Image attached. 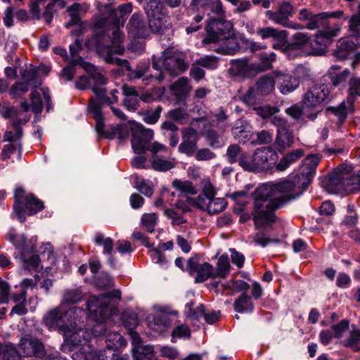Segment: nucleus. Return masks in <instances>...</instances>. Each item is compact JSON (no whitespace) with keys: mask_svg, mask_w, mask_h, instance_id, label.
<instances>
[{"mask_svg":"<svg viewBox=\"0 0 360 360\" xmlns=\"http://www.w3.org/2000/svg\"><path fill=\"white\" fill-rule=\"evenodd\" d=\"M344 15L342 11L321 12L314 13L310 9L302 8L299 11L297 18L306 21L304 27L308 30H319L314 38L307 33L297 32L292 35L293 41H287L286 52L306 51L309 55L323 56L328 47L340 31L339 24L333 22L331 19H340Z\"/></svg>","mask_w":360,"mask_h":360,"instance_id":"nucleus-1","label":"nucleus"},{"mask_svg":"<svg viewBox=\"0 0 360 360\" xmlns=\"http://www.w3.org/2000/svg\"><path fill=\"white\" fill-rule=\"evenodd\" d=\"M296 193L295 184L289 176L281 181L272 183L270 188L266 185L257 187L252 193L254 207L252 212L255 228L259 229L271 226L277 217L275 212L285 204L293 200L286 198Z\"/></svg>","mask_w":360,"mask_h":360,"instance_id":"nucleus-2","label":"nucleus"},{"mask_svg":"<svg viewBox=\"0 0 360 360\" xmlns=\"http://www.w3.org/2000/svg\"><path fill=\"white\" fill-rule=\"evenodd\" d=\"M120 300L121 291L114 289L86 302L88 317L94 322L91 333L97 338L98 341H104L105 336L110 333L107 328L105 321L117 314L119 312L117 304Z\"/></svg>","mask_w":360,"mask_h":360,"instance_id":"nucleus-3","label":"nucleus"},{"mask_svg":"<svg viewBox=\"0 0 360 360\" xmlns=\"http://www.w3.org/2000/svg\"><path fill=\"white\" fill-rule=\"evenodd\" d=\"M43 322L50 330H57L63 333L64 342L61 349L64 352H72L81 345L82 341L78 338V334L74 332L77 324L75 312L71 309H53L44 315Z\"/></svg>","mask_w":360,"mask_h":360,"instance_id":"nucleus-4","label":"nucleus"},{"mask_svg":"<svg viewBox=\"0 0 360 360\" xmlns=\"http://www.w3.org/2000/svg\"><path fill=\"white\" fill-rule=\"evenodd\" d=\"M255 60L245 56L230 60L229 74L242 80L252 79L258 75L273 69L277 56L273 51H261L255 55Z\"/></svg>","mask_w":360,"mask_h":360,"instance_id":"nucleus-5","label":"nucleus"},{"mask_svg":"<svg viewBox=\"0 0 360 360\" xmlns=\"http://www.w3.org/2000/svg\"><path fill=\"white\" fill-rule=\"evenodd\" d=\"M104 342L106 346L98 353H74L73 360H130L128 354H120V349L127 345V340L121 334L117 332H110L105 336Z\"/></svg>","mask_w":360,"mask_h":360,"instance_id":"nucleus-6","label":"nucleus"},{"mask_svg":"<svg viewBox=\"0 0 360 360\" xmlns=\"http://www.w3.org/2000/svg\"><path fill=\"white\" fill-rule=\"evenodd\" d=\"M278 158V154L272 147H262L257 148L252 155L248 153L240 155L238 165L245 172L257 173L272 169Z\"/></svg>","mask_w":360,"mask_h":360,"instance_id":"nucleus-7","label":"nucleus"},{"mask_svg":"<svg viewBox=\"0 0 360 360\" xmlns=\"http://www.w3.org/2000/svg\"><path fill=\"white\" fill-rule=\"evenodd\" d=\"M44 208L42 200L34 193L25 194L22 187H18L14 191L13 210L20 223L26 221V216H33Z\"/></svg>","mask_w":360,"mask_h":360,"instance_id":"nucleus-8","label":"nucleus"},{"mask_svg":"<svg viewBox=\"0 0 360 360\" xmlns=\"http://www.w3.org/2000/svg\"><path fill=\"white\" fill-rule=\"evenodd\" d=\"M89 113L93 115L94 119L96 120V131L99 136L113 140L117 138L119 143L125 142L129 136V128L124 124H110L109 130L106 131L105 128V119L103 115V110L98 106L91 105V111Z\"/></svg>","mask_w":360,"mask_h":360,"instance_id":"nucleus-9","label":"nucleus"},{"mask_svg":"<svg viewBox=\"0 0 360 360\" xmlns=\"http://www.w3.org/2000/svg\"><path fill=\"white\" fill-rule=\"evenodd\" d=\"M329 94L330 90L328 84H322L321 85H314L304 95L302 98L303 109H312L314 110V112L307 115L306 117L309 120L314 121L317 118L318 115L323 111V103Z\"/></svg>","mask_w":360,"mask_h":360,"instance_id":"nucleus-10","label":"nucleus"},{"mask_svg":"<svg viewBox=\"0 0 360 360\" xmlns=\"http://www.w3.org/2000/svg\"><path fill=\"white\" fill-rule=\"evenodd\" d=\"M86 43L99 56L104 58L106 63L114 64L113 45L115 40L108 30L94 31L91 37L88 39Z\"/></svg>","mask_w":360,"mask_h":360,"instance_id":"nucleus-11","label":"nucleus"},{"mask_svg":"<svg viewBox=\"0 0 360 360\" xmlns=\"http://www.w3.org/2000/svg\"><path fill=\"white\" fill-rule=\"evenodd\" d=\"M129 123L131 124L129 133H131V143L133 151L137 155L145 154L153 139V131L146 129L143 125L134 120L130 121Z\"/></svg>","mask_w":360,"mask_h":360,"instance_id":"nucleus-12","label":"nucleus"},{"mask_svg":"<svg viewBox=\"0 0 360 360\" xmlns=\"http://www.w3.org/2000/svg\"><path fill=\"white\" fill-rule=\"evenodd\" d=\"M232 30V25L225 19V17L210 18L205 27L207 35L202 39V43L205 44L218 43L221 39L231 34Z\"/></svg>","mask_w":360,"mask_h":360,"instance_id":"nucleus-13","label":"nucleus"},{"mask_svg":"<svg viewBox=\"0 0 360 360\" xmlns=\"http://www.w3.org/2000/svg\"><path fill=\"white\" fill-rule=\"evenodd\" d=\"M200 254L194 253L187 260V272L190 276L195 277V283H201L207 281L208 278H214V267L209 262L200 264Z\"/></svg>","mask_w":360,"mask_h":360,"instance_id":"nucleus-14","label":"nucleus"},{"mask_svg":"<svg viewBox=\"0 0 360 360\" xmlns=\"http://www.w3.org/2000/svg\"><path fill=\"white\" fill-rule=\"evenodd\" d=\"M143 8L151 31L154 33L160 32L164 24L163 18L167 15L162 2L160 0H149Z\"/></svg>","mask_w":360,"mask_h":360,"instance_id":"nucleus-15","label":"nucleus"},{"mask_svg":"<svg viewBox=\"0 0 360 360\" xmlns=\"http://www.w3.org/2000/svg\"><path fill=\"white\" fill-rule=\"evenodd\" d=\"M164 70L170 76L176 77L184 72L188 68V64L181 55L171 49L163 51Z\"/></svg>","mask_w":360,"mask_h":360,"instance_id":"nucleus-16","label":"nucleus"},{"mask_svg":"<svg viewBox=\"0 0 360 360\" xmlns=\"http://www.w3.org/2000/svg\"><path fill=\"white\" fill-rule=\"evenodd\" d=\"M349 37L340 39L337 43L334 56L340 60H345L352 58L353 51L360 46V39L354 36V32H351Z\"/></svg>","mask_w":360,"mask_h":360,"instance_id":"nucleus-17","label":"nucleus"},{"mask_svg":"<svg viewBox=\"0 0 360 360\" xmlns=\"http://www.w3.org/2000/svg\"><path fill=\"white\" fill-rule=\"evenodd\" d=\"M8 239L15 247L18 251H22V254L25 255L26 252H37V240L36 236H32L29 240L24 234H17L14 232H10L8 234Z\"/></svg>","mask_w":360,"mask_h":360,"instance_id":"nucleus-18","label":"nucleus"},{"mask_svg":"<svg viewBox=\"0 0 360 360\" xmlns=\"http://www.w3.org/2000/svg\"><path fill=\"white\" fill-rule=\"evenodd\" d=\"M289 177L291 179L292 184H295L296 193L287 197V200H296L299 198L307 191L314 179L313 176H309V174L304 171L295 174H290Z\"/></svg>","mask_w":360,"mask_h":360,"instance_id":"nucleus-19","label":"nucleus"},{"mask_svg":"<svg viewBox=\"0 0 360 360\" xmlns=\"http://www.w3.org/2000/svg\"><path fill=\"white\" fill-rule=\"evenodd\" d=\"M343 181L342 174L337 168L321 179V185L328 192L335 193L340 190L344 184Z\"/></svg>","mask_w":360,"mask_h":360,"instance_id":"nucleus-20","label":"nucleus"},{"mask_svg":"<svg viewBox=\"0 0 360 360\" xmlns=\"http://www.w3.org/2000/svg\"><path fill=\"white\" fill-rule=\"evenodd\" d=\"M351 75V71L348 68L340 70V68L336 65H333L327 73L330 80L331 86L339 87L340 89L347 86V82H349V78L352 77Z\"/></svg>","mask_w":360,"mask_h":360,"instance_id":"nucleus-21","label":"nucleus"},{"mask_svg":"<svg viewBox=\"0 0 360 360\" xmlns=\"http://www.w3.org/2000/svg\"><path fill=\"white\" fill-rule=\"evenodd\" d=\"M231 133L235 139L245 143L252 135V127L246 120L238 119L234 122Z\"/></svg>","mask_w":360,"mask_h":360,"instance_id":"nucleus-22","label":"nucleus"},{"mask_svg":"<svg viewBox=\"0 0 360 360\" xmlns=\"http://www.w3.org/2000/svg\"><path fill=\"white\" fill-rule=\"evenodd\" d=\"M281 83V91L283 94H288L296 89L300 83V80L295 75L281 73L278 71L274 72Z\"/></svg>","mask_w":360,"mask_h":360,"instance_id":"nucleus-23","label":"nucleus"},{"mask_svg":"<svg viewBox=\"0 0 360 360\" xmlns=\"http://www.w3.org/2000/svg\"><path fill=\"white\" fill-rule=\"evenodd\" d=\"M129 32L136 38H144L146 36L147 28L143 20L142 14L134 13L129 22Z\"/></svg>","mask_w":360,"mask_h":360,"instance_id":"nucleus-24","label":"nucleus"},{"mask_svg":"<svg viewBox=\"0 0 360 360\" xmlns=\"http://www.w3.org/2000/svg\"><path fill=\"white\" fill-rule=\"evenodd\" d=\"M294 142V135L290 128H281L277 130L275 145L277 150L282 153L287 148L290 147Z\"/></svg>","mask_w":360,"mask_h":360,"instance_id":"nucleus-25","label":"nucleus"},{"mask_svg":"<svg viewBox=\"0 0 360 360\" xmlns=\"http://www.w3.org/2000/svg\"><path fill=\"white\" fill-rule=\"evenodd\" d=\"M233 34L232 33L221 39L223 43L216 49L217 53L222 55H234L239 52L238 38L232 37Z\"/></svg>","mask_w":360,"mask_h":360,"instance_id":"nucleus-26","label":"nucleus"},{"mask_svg":"<svg viewBox=\"0 0 360 360\" xmlns=\"http://www.w3.org/2000/svg\"><path fill=\"white\" fill-rule=\"evenodd\" d=\"M171 90L179 101H185L190 91L188 79L186 77L179 78L177 81L172 84Z\"/></svg>","mask_w":360,"mask_h":360,"instance_id":"nucleus-27","label":"nucleus"},{"mask_svg":"<svg viewBox=\"0 0 360 360\" xmlns=\"http://www.w3.org/2000/svg\"><path fill=\"white\" fill-rule=\"evenodd\" d=\"M39 68L30 65L29 68L21 69L20 76L23 81L28 83L34 89L39 88L42 84L41 79L38 76Z\"/></svg>","mask_w":360,"mask_h":360,"instance_id":"nucleus-28","label":"nucleus"},{"mask_svg":"<svg viewBox=\"0 0 360 360\" xmlns=\"http://www.w3.org/2000/svg\"><path fill=\"white\" fill-rule=\"evenodd\" d=\"M275 79L269 75H265L259 77L255 84V89L257 94L260 96H266L274 89L275 86Z\"/></svg>","mask_w":360,"mask_h":360,"instance_id":"nucleus-29","label":"nucleus"},{"mask_svg":"<svg viewBox=\"0 0 360 360\" xmlns=\"http://www.w3.org/2000/svg\"><path fill=\"white\" fill-rule=\"evenodd\" d=\"M233 309L238 313L252 314L254 311L255 307L250 296L247 293L243 292L233 303Z\"/></svg>","mask_w":360,"mask_h":360,"instance_id":"nucleus-30","label":"nucleus"},{"mask_svg":"<svg viewBox=\"0 0 360 360\" xmlns=\"http://www.w3.org/2000/svg\"><path fill=\"white\" fill-rule=\"evenodd\" d=\"M133 360H154L155 351L153 346L137 345L131 349Z\"/></svg>","mask_w":360,"mask_h":360,"instance_id":"nucleus-31","label":"nucleus"},{"mask_svg":"<svg viewBox=\"0 0 360 360\" xmlns=\"http://www.w3.org/2000/svg\"><path fill=\"white\" fill-rule=\"evenodd\" d=\"M93 91L96 95V98H91L89 101V103L88 105V110L91 111V105L94 104L96 106H98L102 110L103 105H109L112 106L113 103L112 100L106 95L105 89H98L94 88Z\"/></svg>","mask_w":360,"mask_h":360,"instance_id":"nucleus-32","label":"nucleus"},{"mask_svg":"<svg viewBox=\"0 0 360 360\" xmlns=\"http://www.w3.org/2000/svg\"><path fill=\"white\" fill-rule=\"evenodd\" d=\"M285 31L273 27H259L256 29L255 34L264 41H273L279 39L280 35Z\"/></svg>","mask_w":360,"mask_h":360,"instance_id":"nucleus-33","label":"nucleus"},{"mask_svg":"<svg viewBox=\"0 0 360 360\" xmlns=\"http://www.w3.org/2000/svg\"><path fill=\"white\" fill-rule=\"evenodd\" d=\"M326 115L333 114L338 117V124L341 126L347 120L348 116L347 108L345 101L341 102L338 106H328L325 110Z\"/></svg>","mask_w":360,"mask_h":360,"instance_id":"nucleus-34","label":"nucleus"},{"mask_svg":"<svg viewBox=\"0 0 360 360\" xmlns=\"http://www.w3.org/2000/svg\"><path fill=\"white\" fill-rule=\"evenodd\" d=\"M266 15L268 17L269 20L274 21L276 24L282 25L287 27H292L294 29L304 28V26L300 24L294 23L292 21H289L288 19L284 18V16L282 15L278 11H277L276 12H274L269 10L266 11Z\"/></svg>","mask_w":360,"mask_h":360,"instance_id":"nucleus-35","label":"nucleus"},{"mask_svg":"<svg viewBox=\"0 0 360 360\" xmlns=\"http://www.w3.org/2000/svg\"><path fill=\"white\" fill-rule=\"evenodd\" d=\"M230 269L231 265L228 254H222L218 259L216 271H214V278L217 277L225 278L229 274Z\"/></svg>","mask_w":360,"mask_h":360,"instance_id":"nucleus-36","label":"nucleus"},{"mask_svg":"<svg viewBox=\"0 0 360 360\" xmlns=\"http://www.w3.org/2000/svg\"><path fill=\"white\" fill-rule=\"evenodd\" d=\"M320 162V157L318 154L307 155L302 160V171L314 177L316 167Z\"/></svg>","mask_w":360,"mask_h":360,"instance_id":"nucleus-37","label":"nucleus"},{"mask_svg":"<svg viewBox=\"0 0 360 360\" xmlns=\"http://www.w3.org/2000/svg\"><path fill=\"white\" fill-rule=\"evenodd\" d=\"M347 214L344 217L341 224L347 228H354L359 223V216L356 212V206L353 204L347 205L346 207Z\"/></svg>","mask_w":360,"mask_h":360,"instance_id":"nucleus-38","label":"nucleus"},{"mask_svg":"<svg viewBox=\"0 0 360 360\" xmlns=\"http://www.w3.org/2000/svg\"><path fill=\"white\" fill-rule=\"evenodd\" d=\"M120 320L124 327L129 330L135 329L139 323L136 313L133 311H124L121 314Z\"/></svg>","mask_w":360,"mask_h":360,"instance_id":"nucleus-39","label":"nucleus"},{"mask_svg":"<svg viewBox=\"0 0 360 360\" xmlns=\"http://www.w3.org/2000/svg\"><path fill=\"white\" fill-rule=\"evenodd\" d=\"M100 11L108 18V21L110 24L115 26L120 25V18L117 10L113 8L112 4L109 3L101 5Z\"/></svg>","mask_w":360,"mask_h":360,"instance_id":"nucleus-40","label":"nucleus"},{"mask_svg":"<svg viewBox=\"0 0 360 360\" xmlns=\"http://www.w3.org/2000/svg\"><path fill=\"white\" fill-rule=\"evenodd\" d=\"M171 323V319L167 314H160L153 317V320L150 323V325L153 329L162 332L168 328Z\"/></svg>","mask_w":360,"mask_h":360,"instance_id":"nucleus-41","label":"nucleus"},{"mask_svg":"<svg viewBox=\"0 0 360 360\" xmlns=\"http://www.w3.org/2000/svg\"><path fill=\"white\" fill-rule=\"evenodd\" d=\"M25 342H28L29 346L33 353V355L38 358H43L46 355V351L44 344L38 338H31L29 340L22 339L20 345L22 346Z\"/></svg>","mask_w":360,"mask_h":360,"instance_id":"nucleus-42","label":"nucleus"},{"mask_svg":"<svg viewBox=\"0 0 360 360\" xmlns=\"http://www.w3.org/2000/svg\"><path fill=\"white\" fill-rule=\"evenodd\" d=\"M226 206L227 202L224 198H215L207 205L206 212L209 215H214L223 212Z\"/></svg>","mask_w":360,"mask_h":360,"instance_id":"nucleus-43","label":"nucleus"},{"mask_svg":"<svg viewBox=\"0 0 360 360\" xmlns=\"http://www.w3.org/2000/svg\"><path fill=\"white\" fill-rule=\"evenodd\" d=\"M207 144L212 148L217 149L223 146L221 138L218 131L214 129H208L204 135Z\"/></svg>","mask_w":360,"mask_h":360,"instance_id":"nucleus-44","label":"nucleus"},{"mask_svg":"<svg viewBox=\"0 0 360 360\" xmlns=\"http://www.w3.org/2000/svg\"><path fill=\"white\" fill-rule=\"evenodd\" d=\"M36 252H26L25 255L22 254V251H19L20 258L23 264V266L26 269H36L40 263V257Z\"/></svg>","mask_w":360,"mask_h":360,"instance_id":"nucleus-45","label":"nucleus"},{"mask_svg":"<svg viewBox=\"0 0 360 360\" xmlns=\"http://www.w3.org/2000/svg\"><path fill=\"white\" fill-rule=\"evenodd\" d=\"M195 64L210 70H214L219 66V59L215 56L207 55L197 59Z\"/></svg>","mask_w":360,"mask_h":360,"instance_id":"nucleus-46","label":"nucleus"},{"mask_svg":"<svg viewBox=\"0 0 360 360\" xmlns=\"http://www.w3.org/2000/svg\"><path fill=\"white\" fill-rule=\"evenodd\" d=\"M175 167V164L169 160H164L159 156L153 157L151 167L158 172H167Z\"/></svg>","mask_w":360,"mask_h":360,"instance_id":"nucleus-47","label":"nucleus"},{"mask_svg":"<svg viewBox=\"0 0 360 360\" xmlns=\"http://www.w3.org/2000/svg\"><path fill=\"white\" fill-rule=\"evenodd\" d=\"M133 186L146 197H150L153 193L152 183L148 182L146 179H139L136 177Z\"/></svg>","mask_w":360,"mask_h":360,"instance_id":"nucleus-48","label":"nucleus"},{"mask_svg":"<svg viewBox=\"0 0 360 360\" xmlns=\"http://www.w3.org/2000/svg\"><path fill=\"white\" fill-rule=\"evenodd\" d=\"M360 330H354L350 333L349 337L345 341L343 345L352 349L355 352H360Z\"/></svg>","mask_w":360,"mask_h":360,"instance_id":"nucleus-49","label":"nucleus"},{"mask_svg":"<svg viewBox=\"0 0 360 360\" xmlns=\"http://www.w3.org/2000/svg\"><path fill=\"white\" fill-rule=\"evenodd\" d=\"M172 186L176 190L180 191L181 193L191 195H195L197 193V191L193 186V183L188 180L183 181L176 179L172 182Z\"/></svg>","mask_w":360,"mask_h":360,"instance_id":"nucleus-50","label":"nucleus"},{"mask_svg":"<svg viewBox=\"0 0 360 360\" xmlns=\"http://www.w3.org/2000/svg\"><path fill=\"white\" fill-rule=\"evenodd\" d=\"M94 283L99 288H109L113 285V280L110 274L102 271L94 276Z\"/></svg>","mask_w":360,"mask_h":360,"instance_id":"nucleus-51","label":"nucleus"},{"mask_svg":"<svg viewBox=\"0 0 360 360\" xmlns=\"http://www.w3.org/2000/svg\"><path fill=\"white\" fill-rule=\"evenodd\" d=\"M94 243L96 245H103V253L110 255L113 249V240L108 237L104 238L101 233H98L94 238Z\"/></svg>","mask_w":360,"mask_h":360,"instance_id":"nucleus-52","label":"nucleus"},{"mask_svg":"<svg viewBox=\"0 0 360 360\" xmlns=\"http://www.w3.org/2000/svg\"><path fill=\"white\" fill-rule=\"evenodd\" d=\"M164 59L165 56H163V51L162 52V56L160 57H157L154 55L152 56V67L154 70L158 71V75H155L154 77L158 82H162L165 78L162 71L164 68Z\"/></svg>","mask_w":360,"mask_h":360,"instance_id":"nucleus-53","label":"nucleus"},{"mask_svg":"<svg viewBox=\"0 0 360 360\" xmlns=\"http://www.w3.org/2000/svg\"><path fill=\"white\" fill-rule=\"evenodd\" d=\"M198 139L193 141H183L179 146L178 150L181 153L186 154L187 156H192L197 149V143Z\"/></svg>","mask_w":360,"mask_h":360,"instance_id":"nucleus-54","label":"nucleus"},{"mask_svg":"<svg viewBox=\"0 0 360 360\" xmlns=\"http://www.w3.org/2000/svg\"><path fill=\"white\" fill-rule=\"evenodd\" d=\"M191 336V331L188 326L180 325L175 327L172 332V342H175L176 338H188Z\"/></svg>","mask_w":360,"mask_h":360,"instance_id":"nucleus-55","label":"nucleus"},{"mask_svg":"<svg viewBox=\"0 0 360 360\" xmlns=\"http://www.w3.org/2000/svg\"><path fill=\"white\" fill-rule=\"evenodd\" d=\"M241 148L238 144H231L226 150V156L229 163H238L240 155L243 154Z\"/></svg>","mask_w":360,"mask_h":360,"instance_id":"nucleus-56","label":"nucleus"},{"mask_svg":"<svg viewBox=\"0 0 360 360\" xmlns=\"http://www.w3.org/2000/svg\"><path fill=\"white\" fill-rule=\"evenodd\" d=\"M32 110L35 114H40L43 110V103L40 94L37 90H32L30 94Z\"/></svg>","mask_w":360,"mask_h":360,"instance_id":"nucleus-57","label":"nucleus"},{"mask_svg":"<svg viewBox=\"0 0 360 360\" xmlns=\"http://www.w3.org/2000/svg\"><path fill=\"white\" fill-rule=\"evenodd\" d=\"M17 149H18V155L19 158H20L22 153L21 143H19L18 146H15L13 143H8L4 145L1 153V159L4 161L8 160L11 158V155H13Z\"/></svg>","mask_w":360,"mask_h":360,"instance_id":"nucleus-58","label":"nucleus"},{"mask_svg":"<svg viewBox=\"0 0 360 360\" xmlns=\"http://www.w3.org/2000/svg\"><path fill=\"white\" fill-rule=\"evenodd\" d=\"M227 289H230L236 292H243L247 293L250 288V285L242 280L230 281L226 285Z\"/></svg>","mask_w":360,"mask_h":360,"instance_id":"nucleus-59","label":"nucleus"},{"mask_svg":"<svg viewBox=\"0 0 360 360\" xmlns=\"http://www.w3.org/2000/svg\"><path fill=\"white\" fill-rule=\"evenodd\" d=\"M157 216L155 213L144 214L141 217V224L148 231L152 232L156 225Z\"/></svg>","mask_w":360,"mask_h":360,"instance_id":"nucleus-60","label":"nucleus"},{"mask_svg":"<svg viewBox=\"0 0 360 360\" xmlns=\"http://www.w3.org/2000/svg\"><path fill=\"white\" fill-rule=\"evenodd\" d=\"M150 68V62L139 63L132 74H129L130 79H140L148 71Z\"/></svg>","mask_w":360,"mask_h":360,"instance_id":"nucleus-61","label":"nucleus"},{"mask_svg":"<svg viewBox=\"0 0 360 360\" xmlns=\"http://www.w3.org/2000/svg\"><path fill=\"white\" fill-rule=\"evenodd\" d=\"M349 321L347 319H342L338 324L331 326V329L334 333V338H340L342 336V333L349 329Z\"/></svg>","mask_w":360,"mask_h":360,"instance_id":"nucleus-62","label":"nucleus"},{"mask_svg":"<svg viewBox=\"0 0 360 360\" xmlns=\"http://www.w3.org/2000/svg\"><path fill=\"white\" fill-rule=\"evenodd\" d=\"M334 204L330 200L323 201L319 207L318 212L320 216L330 217L335 212Z\"/></svg>","mask_w":360,"mask_h":360,"instance_id":"nucleus-63","label":"nucleus"},{"mask_svg":"<svg viewBox=\"0 0 360 360\" xmlns=\"http://www.w3.org/2000/svg\"><path fill=\"white\" fill-rule=\"evenodd\" d=\"M288 37V32L285 31L280 35L279 39H276L273 41L272 49L275 50H281L284 52H286V45H287V39Z\"/></svg>","mask_w":360,"mask_h":360,"instance_id":"nucleus-64","label":"nucleus"}]
</instances>
